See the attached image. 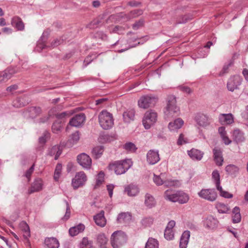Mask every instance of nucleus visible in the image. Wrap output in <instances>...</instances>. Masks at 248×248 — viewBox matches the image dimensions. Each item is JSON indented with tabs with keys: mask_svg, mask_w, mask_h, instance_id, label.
Returning <instances> with one entry per match:
<instances>
[{
	"mask_svg": "<svg viewBox=\"0 0 248 248\" xmlns=\"http://www.w3.org/2000/svg\"><path fill=\"white\" fill-rule=\"evenodd\" d=\"M180 113L179 108L176 105L175 97L173 95L169 96L167 105L164 111L165 118L170 120L178 116Z\"/></svg>",
	"mask_w": 248,
	"mask_h": 248,
	"instance_id": "obj_1",
	"label": "nucleus"
},
{
	"mask_svg": "<svg viewBox=\"0 0 248 248\" xmlns=\"http://www.w3.org/2000/svg\"><path fill=\"white\" fill-rule=\"evenodd\" d=\"M132 165L131 159H125L113 162L109 164L108 169L113 170L117 175L125 173Z\"/></svg>",
	"mask_w": 248,
	"mask_h": 248,
	"instance_id": "obj_2",
	"label": "nucleus"
},
{
	"mask_svg": "<svg viewBox=\"0 0 248 248\" xmlns=\"http://www.w3.org/2000/svg\"><path fill=\"white\" fill-rule=\"evenodd\" d=\"M99 123L104 129H108L113 125L112 114L106 110L102 111L98 115Z\"/></svg>",
	"mask_w": 248,
	"mask_h": 248,
	"instance_id": "obj_3",
	"label": "nucleus"
},
{
	"mask_svg": "<svg viewBox=\"0 0 248 248\" xmlns=\"http://www.w3.org/2000/svg\"><path fill=\"white\" fill-rule=\"evenodd\" d=\"M157 114L154 110H147L144 114L142 124L145 129H149L157 121Z\"/></svg>",
	"mask_w": 248,
	"mask_h": 248,
	"instance_id": "obj_4",
	"label": "nucleus"
},
{
	"mask_svg": "<svg viewBox=\"0 0 248 248\" xmlns=\"http://www.w3.org/2000/svg\"><path fill=\"white\" fill-rule=\"evenodd\" d=\"M158 101V98L153 95H145L141 96L138 101V106L140 108L147 109L153 107Z\"/></svg>",
	"mask_w": 248,
	"mask_h": 248,
	"instance_id": "obj_5",
	"label": "nucleus"
},
{
	"mask_svg": "<svg viewBox=\"0 0 248 248\" xmlns=\"http://www.w3.org/2000/svg\"><path fill=\"white\" fill-rule=\"evenodd\" d=\"M126 235L121 232H115L111 236V244L113 248H119L126 243Z\"/></svg>",
	"mask_w": 248,
	"mask_h": 248,
	"instance_id": "obj_6",
	"label": "nucleus"
},
{
	"mask_svg": "<svg viewBox=\"0 0 248 248\" xmlns=\"http://www.w3.org/2000/svg\"><path fill=\"white\" fill-rule=\"evenodd\" d=\"M87 180V177L84 171H81L76 173L72 180V186L74 189L83 186Z\"/></svg>",
	"mask_w": 248,
	"mask_h": 248,
	"instance_id": "obj_7",
	"label": "nucleus"
},
{
	"mask_svg": "<svg viewBox=\"0 0 248 248\" xmlns=\"http://www.w3.org/2000/svg\"><path fill=\"white\" fill-rule=\"evenodd\" d=\"M200 197L210 202H214L217 198V193L214 189H202L199 193Z\"/></svg>",
	"mask_w": 248,
	"mask_h": 248,
	"instance_id": "obj_8",
	"label": "nucleus"
},
{
	"mask_svg": "<svg viewBox=\"0 0 248 248\" xmlns=\"http://www.w3.org/2000/svg\"><path fill=\"white\" fill-rule=\"evenodd\" d=\"M20 228L23 236V241L24 244L29 248H31V245L30 241L31 232L29 226L25 221H22L20 224Z\"/></svg>",
	"mask_w": 248,
	"mask_h": 248,
	"instance_id": "obj_9",
	"label": "nucleus"
},
{
	"mask_svg": "<svg viewBox=\"0 0 248 248\" xmlns=\"http://www.w3.org/2000/svg\"><path fill=\"white\" fill-rule=\"evenodd\" d=\"M20 228L23 236V241L24 244L29 248H31V245L30 241L31 232L29 226L25 221H22L20 224Z\"/></svg>",
	"mask_w": 248,
	"mask_h": 248,
	"instance_id": "obj_10",
	"label": "nucleus"
},
{
	"mask_svg": "<svg viewBox=\"0 0 248 248\" xmlns=\"http://www.w3.org/2000/svg\"><path fill=\"white\" fill-rule=\"evenodd\" d=\"M77 159L78 164L84 169H91L92 164V159L88 155L82 153L77 156Z\"/></svg>",
	"mask_w": 248,
	"mask_h": 248,
	"instance_id": "obj_11",
	"label": "nucleus"
},
{
	"mask_svg": "<svg viewBox=\"0 0 248 248\" xmlns=\"http://www.w3.org/2000/svg\"><path fill=\"white\" fill-rule=\"evenodd\" d=\"M241 81L242 78L239 76H234L231 77L227 83L228 89L231 92H233L240 85Z\"/></svg>",
	"mask_w": 248,
	"mask_h": 248,
	"instance_id": "obj_12",
	"label": "nucleus"
},
{
	"mask_svg": "<svg viewBox=\"0 0 248 248\" xmlns=\"http://www.w3.org/2000/svg\"><path fill=\"white\" fill-rule=\"evenodd\" d=\"M195 120L197 124L201 127H206L210 124L209 117L203 113L197 114Z\"/></svg>",
	"mask_w": 248,
	"mask_h": 248,
	"instance_id": "obj_13",
	"label": "nucleus"
},
{
	"mask_svg": "<svg viewBox=\"0 0 248 248\" xmlns=\"http://www.w3.org/2000/svg\"><path fill=\"white\" fill-rule=\"evenodd\" d=\"M30 101L29 96L23 95L21 97H17L14 100L12 105L14 107L19 108L27 105Z\"/></svg>",
	"mask_w": 248,
	"mask_h": 248,
	"instance_id": "obj_14",
	"label": "nucleus"
},
{
	"mask_svg": "<svg viewBox=\"0 0 248 248\" xmlns=\"http://www.w3.org/2000/svg\"><path fill=\"white\" fill-rule=\"evenodd\" d=\"M213 153L214 160L216 164L218 166H221L224 161L221 150L219 148L215 147L213 150Z\"/></svg>",
	"mask_w": 248,
	"mask_h": 248,
	"instance_id": "obj_15",
	"label": "nucleus"
},
{
	"mask_svg": "<svg viewBox=\"0 0 248 248\" xmlns=\"http://www.w3.org/2000/svg\"><path fill=\"white\" fill-rule=\"evenodd\" d=\"M140 192L138 186L133 184H130L125 186L124 193L128 196L134 197L137 196Z\"/></svg>",
	"mask_w": 248,
	"mask_h": 248,
	"instance_id": "obj_16",
	"label": "nucleus"
},
{
	"mask_svg": "<svg viewBox=\"0 0 248 248\" xmlns=\"http://www.w3.org/2000/svg\"><path fill=\"white\" fill-rule=\"evenodd\" d=\"M175 225V222L174 220H171L168 223L164 232V237L166 239L171 240L174 238L173 228Z\"/></svg>",
	"mask_w": 248,
	"mask_h": 248,
	"instance_id": "obj_17",
	"label": "nucleus"
},
{
	"mask_svg": "<svg viewBox=\"0 0 248 248\" xmlns=\"http://www.w3.org/2000/svg\"><path fill=\"white\" fill-rule=\"evenodd\" d=\"M85 118V115L83 113L77 114L70 120L69 124L73 126H79L84 122Z\"/></svg>",
	"mask_w": 248,
	"mask_h": 248,
	"instance_id": "obj_18",
	"label": "nucleus"
},
{
	"mask_svg": "<svg viewBox=\"0 0 248 248\" xmlns=\"http://www.w3.org/2000/svg\"><path fill=\"white\" fill-rule=\"evenodd\" d=\"M232 137L234 141L240 143L245 140L244 133L239 129H234L232 132Z\"/></svg>",
	"mask_w": 248,
	"mask_h": 248,
	"instance_id": "obj_19",
	"label": "nucleus"
},
{
	"mask_svg": "<svg viewBox=\"0 0 248 248\" xmlns=\"http://www.w3.org/2000/svg\"><path fill=\"white\" fill-rule=\"evenodd\" d=\"M160 160L158 152L153 150H150L147 154V161L150 164H155Z\"/></svg>",
	"mask_w": 248,
	"mask_h": 248,
	"instance_id": "obj_20",
	"label": "nucleus"
},
{
	"mask_svg": "<svg viewBox=\"0 0 248 248\" xmlns=\"http://www.w3.org/2000/svg\"><path fill=\"white\" fill-rule=\"evenodd\" d=\"M218 118L222 124H231L234 122V117L232 113L220 114Z\"/></svg>",
	"mask_w": 248,
	"mask_h": 248,
	"instance_id": "obj_21",
	"label": "nucleus"
},
{
	"mask_svg": "<svg viewBox=\"0 0 248 248\" xmlns=\"http://www.w3.org/2000/svg\"><path fill=\"white\" fill-rule=\"evenodd\" d=\"M105 212L103 210L101 211L98 214L93 217V219L96 224L100 227H104L107 222L106 219L104 216Z\"/></svg>",
	"mask_w": 248,
	"mask_h": 248,
	"instance_id": "obj_22",
	"label": "nucleus"
},
{
	"mask_svg": "<svg viewBox=\"0 0 248 248\" xmlns=\"http://www.w3.org/2000/svg\"><path fill=\"white\" fill-rule=\"evenodd\" d=\"M203 152L194 148L188 151V155L193 160H201L203 157Z\"/></svg>",
	"mask_w": 248,
	"mask_h": 248,
	"instance_id": "obj_23",
	"label": "nucleus"
},
{
	"mask_svg": "<svg viewBox=\"0 0 248 248\" xmlns=\"http://www.w3.org/2000/svg\"><path fill=\"white\" fill-rule=\"evenodd\" d=\"M183 124L184 121L181 118H177L169 124L168 128L171 131H175L180 129Z\"/></svg>",
	"mask_w": 248,
	"mask_h": 248,
	"instance_id": "obj_24",
	"label": "nucleus"
},
{
	"mask_svg": "<svg viewBox=\"0 0 248 248\" xmlns=\"http://www.w3.org/2000/svg\"><path fill=\"white\" fill-rule=\"evenodd\" d=\"M190 237V232L188 231H185L180 239V248H186Z\"/></svg>",
	"mask_w": 248,
	"mask_h": 248,
	"instance_id": "obj_25",
	"label": "nucleus"
},
{
	"mask_svg": "<svg viewBox=\"0 0 248 248\" xmlns=\"http://www.w3.org/2000/svg\"><path fill=\"white\" fill-rule=\"evenodd\" d=\"M12 25L18 31H22L24 29V24L21 19L18 16H15L11 20Z\"/></svg>",
	"mask_w": 248,
	"mask_h": 248,
	"instance_id": "obj_26",
	"label": "nucleus"
},
{
	"mask_svg": "<svg viewBox=\"0 0 248 248\" xmlns=\"http://www.w3.org/2000/svg\"><path fill=\"white\" fill-rule=\"evenodd\" d=\"M164 197L172 202H176L178 197V191L175 192L172 190L169 189L166 190L164 193Z\"/></svg>",
	"mask_w": 248,
	"mask_h": 248,
	"instance_id": "obj_27",
	"label": "nucleus"
},
{
	"mask_svg": "<svg viewBox=\"0 0 248 248\" xmlns=\"http://www.w3.org/2000/svg\"><path fill=\"white\" fill-rule=\"evenodd\" d=\"M45 244L48 248H58L59 242L55 237L46 238L45 240Z\"/></svg>",
	"mask_w": 248,
	"mask_h": 248,
	"instance_id": "obj_28",
	"label": "nucleus"
},
{
	"mask_svg": "<svg viewBox=\"0 0 248 248\" xmlns=\"http://www.w3.org/2000/svg\"><path fill=\"white\" fill-rule=\"evenodd\" d=\"M62 154V149H60V146L58 145H55L53 146L48 151V154L50 156H55L54 159L57 160Z\"/></svg>",
	"mask_w": 248,
	"mask_h": 248,
	"instance_id": "obj_29",
	"label": "nucleus"
},
{
	"mask_svg": "<svg viewBox=\"0 0 248 248\" xmlns=\"http://www.w3.org/2000/svg\"><path fill=\"white\" fill-rule=\"evenodd\" d=\"M135 111L133 109L127 110L123 113V118L125 122L129 123L134 119Z\"/></svg>",
	"mask_w": 248,
	"mask_h": 248,
	"instance_id": "obj_30",
	"label": "nucleus"
},
{
	"mask_svg": "<svg viewBox=\"0 0 248 248\" xmlns=\"http://www.w3.org/2000/svg\"><path fill=\"white\" fill-rule=\"evenodd\" d=\"M218 132L220 136L226 145H229L232 142V140L229 139L227 135L224 127L221 126L218 128Z\"/></svg>",
	"mask_w": 248,
	"mask_h": 248,
	"instance_id": "obj_31",
	"label": "nucleus"
},
{
	"mask_svg": "<svg viewBox=\"0 0 248 248\" xmlns=\"http://www.w3.org/2000/svg\"><path fill=\"white\" fill-rule=\"evenodd\" d=\"M43 183L40 178L36 179L32 184V193L38 192L43 189Z\"/></svg>",
	"mask_w": 248,
	"mask_h": 248,
	"instance_id": "obj_32",
	"label": "nucleus"
},
{
	"mask_svg": "<svg viewBox=\"0 0 248 248\" xmlns=\"http://www.w3.org/2000/svg\"><path fill=\"white\" fill-rule=\"evenodd\" d=\"M165 174L161 173L159 175L154 174V182L158 186L162 185L165 184L167 186H169L167 184V181L165 178Z\"/></svg>",
	"mask_w": 248,
	"mask_h": 248,
	"instance_id": "obj_33",
	"label": "nucleus"
},
{
	"mask_svg": "<svg viewBox=\"0 0 248 248\" xmlns=\"http://www.w3.org/2000/svg\"><path fill=\"white\" fill-rule=\"evenodd\" d=\"M239 170V168L232 164L228 165L225 168V171L227 174L235 176L238 173Z\"/></svg>",
	"mask_w": 248,
	"mask_h": 248,
	"instance_id": "obj_34",
	"label": "nucleus"
},
{
	"mask_svg": "<svg viewBox=\"0 0 248 248\" xmlns=\"http://www.w3.org/2000/svg\"><path fill=\"white\" fill-rule=\"evenodd\" d=\"M84 229L85 226L83 224H79L71 228L69 230V233L71 236H74L83 231Z\"/></svg>",
	"mask_w": 248,
	"mask_h": 248,
	"instance_id": "obj_35",
	"label": "nucleus"
},
{
	"mask_svg": "<svg viewBox=\"0 0 248 248\" xmlns=\"http://www.w3.org/2000/svg\"><path fill=\"white\" fill-rule=\"evenodd\" d=\"M241 216L240 213V209L238 207H235L232 211V220L233 223H238L241 221Z\"/></svg>",
	"mask_w": 248,
	"mask_h": 248,
	"instance_id": "obj_36",
	"label": "nucleus"
},
{
	"mask_svg": "<svg viewBox=\"0 0 248 248\" xmlns=\"http://www.w3.org/2000/svg\"><path fill=\"white\" fill-rule=\"evenodd\" d=\"M131 219V216L129 213H122L118 215L117 221L119 223H124L129 221Z\"/></svg>",
	"mask_w": 248,
	"mask_h": 248,
	"instance_id": "obj_37",
	"label": "nucleus"
},
{
	"mask_svg": "<svg viewBox=\"0 0 248 248\" xmlns=\"http://www.w3.org/2000/svg\"><path fill=\"white\" fill-rule=\"evenodd\" d=\"M144 203L146 206L149 208L155 206V202L154 197L149 194H146Z\"/></svg>",
	"mask_w": 248,
	"mask_h": 248,
	"instance_id": "obj_38",
	"label": "nucleus"
},
{
	"mask_svg": "<svg viewBox=\"0 0 248 248\" xmlns=\"http://www.w3.org/2000/svg\"><path fill=\"white\" fill-rule=\"evenodd\" d=\"M217 220L212 217H208L205 222L206 226L212 229L217 227Z\"/></svg>",
	"mask_w": 248,
	"mask_h": 248,
	"instance_id": "obj_39",
	"label": "nucleus"
},
{
	"mask_svg": "<svg viewBox=\"0 0 248 248\" xmlns=\"http://www.w3.org/2000/svg\"><path fill=\"white\" fill-rule=\"evenodd\" d=\"M143 14V11L141 9H135L130 11L126 16L127 19H131L136 18Z\"/></svg>",
	"mask_w": 248,
	"mask_h": 248,
	"instance_id": "obj_40",
	"label": "nucleus"
},
{
	"mask_svg": "<svg viewBox=\"0 0 248 248\" xmlns=\"http://www.w3.org/2000/svg\"><path fill=\"white\" fill-rule=\"evenodd\" d=\"M188 200L189 197L186 194L181 191H178L177 202H179L180 203H185L187 202Z\"/></svg>",
	"mask_w": 248,
	"mask_h": 248,
	"instance_id": "obj_41",
	"label": "nucleus"
},
{
	"mask_svg": "<svg viewBox=\"0 0 248 248\" xmlns=\"http://www.w3.org/2000/svg\"><path fill=\"white\" fill-rule=\"evenodd\" d=\"M104 151V147L102 146H97L93 149L92 154L95 158H98L101 156Z\"/></svg>",
	"mask_w": 248,
	"mask_h": 248,
	"instance_id": "obj_42",
	"label": "nucleus"
},
{
	"mask_svg": "<svg viewBox=\"0 0 248 248\" xmlns=\"http://www.w3.org/2000/svg\"><path fill=\"white\" fill-rule=\"evenodd\" d=\"M216 207L220 213H227L230 210L229 208L227 205L221 202L217 203Z\"/></svg>",
	"mask_w": 248,
	"mask_h": 248,
	"instance_id": "obj_43",
	"label": "nucleus"
},
{
	"mask_svg": "<svg viewBox=\"0 0 248 248\" xmlns=\"http://www.w3.org/2000/svg\"><path fill=\"white\" fill-rule=\"evenodd\" d=\"M145 248H158V242L155 239L149 238Z\"/></svg>",
	"mask_w": 248,
	"mask_h": 248,
	"instance_id": "obj_44",
	"label": "nucleus"
},
{
	"mask_svg": "<svg viewBox=\"0 0 248 248\" xmlns=\"http://www.w3.org/2000/svg\"><path fill=\"white\" fill-rule=\"evenodd\" d=\"M62 121L57 120L52 125V131L53 133H58L61 131L62 127Z\"/></svg>",
	"mask_w": 248,
	"mask_h": 248,
	"instance_id": "obj_45",
	"label": "nucleus"
},
{
	"mask_svg": "<svg viewBox=\"0 0 248 248\" xmlns=\"http://www.w3.org/2000/svg\"><path fill=\"white\" fill-rule=\"evenodd\" d=\"M212 177L216 184V188L220 186V175L217 170H215L213 171L212 174Z\"/></svg>",
	"mask_w": 248,
	"mask_h": 248,
	"instance_id": "obj_46",
	"label": "nucleus"
},
{
	"mask_svg": "<svg viewBox=\"0 0 248 248\" xmlns=\"http://www.w3.org/2000/svg\"><path fill=\"white\" fill-rule=\"evenodd\" d=\"M62 170V165L61 164H58L55 168L54 174V179L56 181H58L59 178L61 176Z\"/></svg>",
	"mask_w": 248,
	"mask_h": 248,
	"instance_id": "obj_47",
	"label": "nucleus"
},
{
	"mask_svg": "<svg viewBox=\"0 0 248 248\" xmlns=\"http://www.w3.org/2000/svg\"><path fill=\"white\" fill-rule=\"evenodd\" d=\"M192 16L190 14L185 15L179 17L176 22L178 24L185 23L192 19Z\"/></svg>",
	"mask_w": 248,
	"mask_h": 248,
	"instance_id": "obj_48",
	"label": "nucleus"
},
{
	"mask_svg": "<svg viewBox=\"0 0 248 248\" xmlns=\"http://www.w3.org/2000/svg\"><path fill=\"white\" fill-rule=\"evenodd\" d=\"M105 174L103 172L100 171L97 175L96 180V184L95 185V188H97L100 185L102 184L104 180Z\"/></svg>",
	"mask_w": 248,
	"mask_h": 248,
	"instance_id": "obj_49",
	"label": "nucleus"
},
{
	"mask_svg": "<svg viewBox=\"0 0 248 248\" xmlns=\"http://www.w3.org/2000/svg\"><path fill=\"white\" fill-rule=\"evenodd\" d=\"M80 248H93L91 242L89 241L86 237H84L80 245Z\"/></svg>",
	"mask_w": 248,
	"mask_h": 248,
	"instance_id": "obj_50",
	"label": "nucleus"
},
{
	"mask_svg": "<svg viewBox=\"0 0 248 248\" xmlns=\"http://www.w3.org/2000/svg\"><path fill=\"white\" fill-rule=\"evenodd\" d=\"M217 189L219 191L220 195L223 197L230 199L233 197V195L232 194H231L227 191H224L221 186H218Z\"/></svg>",
	"mask_w": 248,
	"mask_h": 248,
	"instance_id": "obj_51",
	"label": "nucleus"
},
{
	"mask_svg": "<svg viewBox=\"0 0 248 248\" xmlns=\"http://www.w3.org/2000/svg\"><path fill=\"white\" fill-rule=\"evenodd\" d=\"M124 148L127 151L130 152H135L137 148L136 147V146L135 144L132 142H127L124 145Z\"/></svg>",
	"mask_w": 248,
	"mask_h": 248,
	"instance_id": "obj_52",
	"label": "nucleus"
},
{
	"mask_svg": "<svg viewBox=\"0 0 248 248\" xmlns=\"http://www.w3.org/2000/svg\"><path fill=\"white\" fill-rule=\"evenodd\" d=\"M79 133L78 131H76L72 134L70 137V139L69 140V142L72 144H74L77 143L78 140H79Z\"/></svg>",
	"mask_w": 248,
	"mask_h": 248,
	"instance_id": "obj_53",
	"label": "nucleus"
},
{
	"mask_svg": "<svg viewBox=\"0 0 248 248\" xmlns=\"http://www.w3.org/2000/svg\"><path fill=\"white\" fill-rule=\"evenodd\" d=\"M50 138V133L47 132H45L43 133V135L39 139V142L41 144H45L47 140Z\"/></svg>",
	"mask_w": 248,
	"mask_h": 248,
	"instance_id": "obj_54",
	"label": "nucleus"
},
{
	"mask_svg": "<svg viewBox=\"0 0 248 248\" xmlns=\"http://www.w3.org/2000/svg\"><path fill=\"white\" fill-rule=\"evenodd\" d=\"M113 139L112 137L110 136L108 134L101 135L99 137L100 141L101 142H110Z\"/></svg>",
	"mask_w": 248,
	"mask_h": 248,
	"instance_id": "obj_55",
	"label": "nucleus"
},
{
	"mask_svg": "<svg viewBox=\"0 0 248 248\" xmlns=\"http://www.w3.org/2000/svg\"><path fill=\"white\" fill-rule=\"evenodd\" d=\"M11 78L10 75L6 72V69L0 73V82L6 81Z\"/></svg>",
	"mask_w": 248,
	"mask_h": 248,
	"instance_id": "obj_56",
	"label": "nucleus"
},
{
	"mask_svg": "<svg viewBox=\"0 0 248 248\" xmlns=\"http://www.w3.org/2000/svg\"><path fill=\"white\" fill-rule=\"evenodd\" d=\"M153 222L154 218L150 217H146L144 218L141 221L142 225L145 226V227L150 226L153 224Z\"/></svg>",
	"mask_w": 248,
	"mask_h": 248,
	"instance_id": "obj_57",
	"label": "nucleus"
},
{
	"mask_svg": "<svg viewBox=\"0 0 248 248\" xmlns=\"http://www.w3.org/2000/svg\"><path fill=\"white\" fill-rule=\"evenodd\" d=\"M108 241V239L104 234H99L97 236V242L101 246L105 245Z\"/></svg>",
	"mask_w": 248,
	"mask_h": 248,
	"instance_id": "obj_58",
	"label": "nucleus"
},
{
	"mask_svg": "<svg viewBox=\"0 0 248 248\" xmlns=\"http://www.w3.org/2000/svg\"><path fill=\"white\" fill-rule=\"evenodd\" d=\"M6 72L10 75L11 78H12L14 74L19 72V69L17 67H9L6 69Z\"/></svg>",
	"mask_w": 248,
	"mask_h": 248,
	"instance_id": "obj_59",
	"label": "nucleus"
},
{
	"mask_svg": "<svg viewBox=\"0 0 248 248\" xmlns=\"http://www.w3.org/2000/svg\"><path fill=\"white\" fill-rule=\"evenodd\" d=\"M54 115H55L56 118L58 119V120H60V119L69 117L70 116L71 113L70 112L65 111L60 113H56Z\"/></svg>",
	"mask_w": 248,
	"mask_h": 248,
	"instance_id": "obj_60",
	"label": "nucleus"
},
{
	"mask_svg": "<svg viewBox=\"0 0 248 248\" xmlns=\"http://www.w3.org/2000/svg\"><path fill=\"white\" fill-rule=\"evenodd\" d=\"M144 24V20L143 19L141 18L138 21H136L132 26V28L134 30H138L140 27H141L143 26Z\"/></svg>",
	"mask_w": 248,
	"mask_h": 248,
	"instance_id": "obj_61",
	"label": "nucleus"
},
{
	"mask_svg": "<svg viewBox=\"0 0 248 248\" xmlns=\"http://www.w3.org/2000/svg\"><path fill=\"white\" fill-rule=\"evenodd\" d=\"M187 142V139L185 138L184 134H181L177 140V144L179 145H182L183 144H185Z\"/></svg>",
	"mask_w": 248,
	"mask_h": 248,
	"instance_id": "obj_62",
	"label": "nucleus"
},
{
	"mask_svg": "<svg viewBox=\"0 0 248 248\" xmlns=\"http://www.w3.org/2000/svg\"><path fill=\"white\" fill-rule=\"evenodd\" d=\"M42 112V110L40 107H32V115L34 114L33 117H36L39 115ZM33 116H32V118Z\"/></svg>",
	"mask_w": 248,
	"mask_h": 248,
	"instance_id": "obj_63",
	"label": "nucleus"
},
{
	"mask_svg": "<svg viewBox=\"0 0 248 248\" xmlns=\"http://www.w3.org/2000/svg\"><path fill=\"white\" fill-rule=\"evenodd\" d=\"M63 39H55L51 42V46L53 47L57 46L61 44L63 42Z\"/></svg>",
	"mask_w": 248,
	"mask_h": 248,
	"instance_id": "obj_64",
	"label": "nucleus"
}]
</instances>
